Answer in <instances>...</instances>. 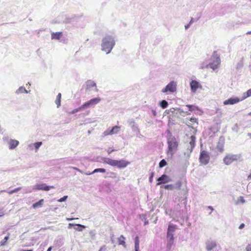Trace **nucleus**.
I'll return each instance as SVG.
<instances>
[{"mask_svg": "<svg viewBox=\"0 0 251 251\" xmlns=\"http://www.w3.org/2000/svg\"><path fill=\"white\" fill-rule=\"evenodd\" d=\"M244 227H245V224L242 223L239 226V228L241 229H243Z\"/></svg>", "mask_w": 251, "mask_h": 251, "instance_id": "55", "label": "nucleus"}, {"mask_svg": "<svg viewBox=\"0 0 251 251\" xmlns=\"http://www.w3.org/2000/svg\"><path fill=\"white\" fill-rule=\"evenodd\" d=\"M247 34H251V31H248L246 33Z\"/></svg>", "mask_w": 251, "mask_h": 251, "instance_id": "63", "label": "nucleus"}, {"mask_svg": "<svg viewBox=\"0 0 251 251\" xmlns=\"http://www.w3.org/2000/svg\"><path fill=\"white\" fill-rule=\"evenodd\" d=\"M174 185L175 186V189H179L182 185V183L181 181H178Z\"/></svg>", "mask_w": 251, "mask_h": 251, "instance_id": "40", "label": "nucleus"}, {"mask_svg": "<svg viewBox=\"0 0 251 251\" xmlns=\"http://www.w3.org/2000/svg\"><path fill=\"white\" fill-rule=\"evenodd\" d=\"M22 188L21 187L16 188L12 190L9 191H6L9 194H12L14 193H16L19 191L20 190H21Z\"/></svg>", "mask_w": 251, "mask_h": 251, "instance_id": "35", "label": "nucleus"}, {"mask_svg": "<svg viewBox=\"0 0 251 251\" xmlns=\"http://www.w3.org/2000/svg\"><path fill=\"white\" fill-rule=\"evenodd\" d=\"M193 22H194V19L193 18H191V20H190V22L189 23V25H191L193 24Z\"/></svg>", "mask_w": 251, "mask_h": 251, "instance_id": "57", "label": "nucleus"}, {"mask_svg": "<svg viewBox=\"0 0 251 251\" xmlns=\"http://www.w3.org/2000/svg\"><path fill=\"white\" fill-rule=\"evenodd\" d=\"M62 35V33L61 32H53L51 33V39L59 40Z\"/></svg>", "mask_w": 251, "mask_h": 251, "instance_id": "20", "label": "nucleus"}, {"mask_svg": "<svg viewBox=\"0 0 251 251\" xmlns=\"http://www.w3.org/2000/svg\"><path fill=\"white\" fill-rule=\"evenodd\" d=\"M67 198H68L67 196H65L61 198V199L58 200L57 201L60 202L65 201H66Z\"/></svg>", "mask_w": 251, "mask_h": 251, "instance_id": "43", "label": "nucleus"}, {"mask_svg": "<svg viewBox=\"0 0 251 251\" xmlns=\"http://www.w3.org/2000/svg\"><path fill=\"white\" fill-rule=\"evenodd\" d=\"M175 186L173 184L166 185H165L164 187V188L165 189L171 190H174L175 189Z\"/></svg>", "mask_w": 251, "mask_h": 251, "instance_id": "37", "label": "nucleus"}, {"mask_svg": "<svg viewBox=\"0 0 251 251\" xmlns=\"http://www.w3.org/2000/svg\"><path fill=\"white\" fill-rule=\"evenodd\" d=\"M200 162L203 165H206L208 163L210 160V155L209 153L204 150L201 151L199 157Z\"/></svg>", "mask_w": 251, "mask_h": 251, "instance_id": "6", "label": "nucleus"}, {"mask_svg": "<svg viewBox=\"0 0 251 251\" xmlns=\"http://www.w3.org/2000/svg\"><path fill=\"white\" fill-rule=\"evenodd\" d=\"M249 190H251L249 192L251 193V182H250L247 186V190L249 191Z\"/></svg>", "mask_w": 251, "mask_h": 251, "instance_id": "49", "label": "nucleus"}, {"mask_svg": "<svg viewBox=\"0 0 251 251\" xmlns=\"http://www.w3.org/2000/svg\"><path fill=\"white\" fill-rule=\"evenodd\" d=\"M167 143L168 144L167 155L170 157H172L174 152L177 150V147L178 146L177 142L175 137L173 136H170L168 138Z\"/></svg>", "mask_w": 251, "mask_h": 251, "instance_id": "3", "label": "nucleus"}, {"mask_svg": "<svg viewBox=\"0 0 251 251\" xmlns=\"http://www.w3.org/2000/svg\"><path fill=\"white\" fill-rule=\"evenodd\" d=\"M15 93L18 95L23 93L27 94L28 93V91L24 87L21 86L16 91Z\"/></svg>", "mask_w": 251, "mask_h": 251, "instance_id": "21", "label": "nucleus"}, {"mask_svg": "<svg viewBox=\"0 0 251 251\" xmlns=\"http://www.w3.org/2000/svg\"><path fill=\"white\" fill-rule=\"evenodd\" d=\"M217 247V244L214 241H208L206 243V249L207 251L213 250Z\"/></svg>", "mask_w": 251, "mask_h": 251, "instance_id": "13", "label": "nucleus"}, {"mask_svg": "<svg viewBox=\"0 0 251 251\" xmlns=\"http://www.w3.org/2000/svg\"><path fill=\"white\" fill-rule=\"evenodd\" d=\"M167 164L166 161L164 159H162L160 161L159 164L160 168H162L166 166Z\"/></svg>", "mask_w": 251, "mask_h": 251, "instance_id": "39", "label": "nucleus"}, {"mask_svg": "<svg viewBox=\"0 0 251 251\" xmlns=\"http://www.w3.org/2000/svg\"><path fill=\"white\" fill-rule=\"evenodd\" d=\"M85 174L86 175H92V174H91V173H90V172H86V173H85Z\"/></svg>", "mask_w": 251, "mask_h": 251, "instance_id": "60", "label": "nucleus"}, {"mask_svg": "<svg viewBox=\"0 0 251 251\" xmlns=\"http://www.w3.org/2000/svg\"><path fill=\"white\" fill-rule=\"evenodd\" d=\"M209 62L207 61H205L201 63L200 65V69H203L209 67Z\"/></svg>", "mask_w": 251, "mask_h": 251, "instance_id": "29", "label": "nucleus"}, {"mask_svg": "<svg viewBox=\"0 0 251 251\" xmlns=\"http://www.w3.org/2000/svg\"><path fill=\"white\" fill-rule=\"evenodd\" d=\"M221 63L220 57L216 54L213 55L210 58L209 62V67L215 70L219 66Z\"/></svg>", "mask_w": 251, "mask_h": 251, "instance_id": "4", "label": "nucleus"}, {"mask_svg": "<svg viewBox=\"0 0 251 251\" xmlns=\"http://www.w3.org/2000/svg\"><path fill=\"white\" fill-rule=\"evenodd\" d=\"M247 135L251 138V133H248Z\"/></svg>", "mask_w": 251, "mask_h": 251, "instance_id": "62", "label": "nucleus"}, {"mask_svg": "<svg viewBox=\"0 0 251 251\" xmlns=\"http://www.w3.org/2000/svg\"><path fill=\"white\" fill-rule=\"evenodd\" d=\"M101 159L103 163L119 169L125 168L130 164V162L125 160H117L107 157H103Z\"/></svg>", "mask_w": 251, "mask_h": 251, "instance_id": "2", "label": "nucleus"}, {"mask_svg": "<svg viewBox=\"0 0 251 251\" xmlns=\"http://www.w3.org/2000/svg\"><path fill=\"white\" fill-rule=\"evenodd\" d=\"M115 45V42L113 37L109 35L106 36L102 40L101 50L108 54L111 52Z\"/></svg>", "mask_w": 251, "mask_h": 251, "instance_id": "1", "label": "nucleus"}, {"mask_svg": "<svg viewBox=\"0 0 251 251\" xmlns=\"http://www.w3.org/2000/svg\"><path fill=\"white\" fill-rule=\"evenodd\" d=\"M167 243L166 248H167V249L168 251H170L174 243V236H167Z\"/></svg>", "mask_w": 251, "mask_h": 251, "instance_id": "15", "label": "nucleus"}, {"mask_svg": "<svg viewBox=\"0 0 251 251\" xmlns=\"http://www.w3.org/2000/svg\"><path fill=\"white\" fill-rule=\"evenodd\" d=\"M114 151V149H111V148H109L107 151V153H108V154H110L112 152Z\"/></svg>", "mask_w": 251, "mask_h": 251, "instance_id": "50", "label": "nucleus"}, {"mask_svg": "<svg viewBox=\"0 0 251 251\" xmlns=\"http://www.w3.org/2000/svg\"><path fill=\"white\" fill-rule=\"evenodd\" d=\"M109 175L108 177H111L112 178H115L117 177V174L114 172H110L108 173Z\"/></svg>", "mask_w": 251, "mask_h": 251, "instance_id": "41", "label": "nucleus"}, {"mask_svg": "<svg viewBox=\"0 0 251 251\" xmlns=\"http://www.w3.org/2000/svg\"><path fill=\"white\" fill-rule=\"evenodd\" d=\"M160 105L163 109H165L168 106V103L166 100H162L160 102Z\"/></svg>", "mask_w": 251, "mask_h": 251, "instance_id": "31", "label": "nucleus"}, {"mask_svg": "<svg viewBox=\"0 0 251 251\" xmlns=\"http://www.w3.org/2000/svg\"><path fill=\"white\" fill-rule=\"evenodd\" d=\"M42 145V142H36L33 144H30L28 145V147L32 149V147L34 146L35 149V151L37 152L39 148Z\"/></svg>", "mask_w": 251, "mask_h": 251, "instance_id": "19", "label": "nucleus"}, {"mask_svg": "<svg viewBox=\"0 0 251 251\" xmlns=\"http://www.w3.org/2000/svg\"><path fill=\"white\" fill-rule=\"evenodd\" d=\"M120 126H114L111 129H110V132L111 135L117 134L120 131Z\"/></svg>", "mask_w": 251, "mask_h": 251, "instance_id": "22", "label": "nucleus"}, {"mask_svg": "<svg viewBox=\"0 0 251 251\" xmlns=\"http://www.w3.org/2000/svg\"><path fill=\"white\" fill-rule=\"evenodd\" d=\"M51 249H52V247H49V248H48V249L47 251H51Z\"/></svg>", "mask_w": 251, "mask_h": 251, "instance_id": "61", "label": "nucleus"}, {"mask_svg": "<svg viewBox=\"0 0 251 251\" xmlns=\"http://www.w3.org/2000/svg\"><path fill=\"white\" fill-rule=\"evenodd\" d=\"M177 229V226L170 223L167 229V236H174V233Z\"/></svg>", "mask_w": 251, "mask_h": 251, "instance_id": "9", "label": "nucleus"}, {"mask_svg": "<svg viewBox=\"0 0 251 251\" xmlns=\"http://www.w3.org/2000/svg\"><path fill=\"white\" fill-rule=\"evenodd\" d=\"M191 90L193 93H196L199 88H201L202 86L197 81L193 80L190 83Z\"/></svg>", "mask_w": 251, "mask_h": 251, "instance_id": "11", "label": "nucleus"}, {"mask_svg": "<svg viewBox=\"0 0 251 251\" xmlns=\"http://www.w3.org/2000/svg\"><path fill=\"white\" fill-rule=\"evenodd\" d=\"M82 110H82V108H81V106H80V107H78L77 108L74 109L71 112H70L69 114H75L76 112L81 111Z\"/></svg>", "mask_w": 251, "mask_h": 251, "instance_id": "34", "label": "nucleus"}, {"mask_svg": "<svg viewBox=\"0 0 251 251\" xmlns=\"http://www.w3.org/2000/svg\"><path fill=\"white\" fill-rule=\"evenodd\" d=\"M4 214V211L3 209H0V217L3 216Z\"/></svg>", "mask_w": 251, "mask_h": 251, "instance_id": "53", "label": "nucleus"}, {"mask_svg": "<svg viewBox=\"0 0 251 251\" xmlns=\"http://www.w3.org/2000/svg\"><path fill=\"white\" fill-rule=\"evenodd\" d=\"M107 135H111L110 132V128H108L107 130L104 131L102 134V137H105Z\"/></svg>", "mask_w": 251, "mask_h": 251, "instance_id": "38", "label": "nucleus"}, {"mask_svg": "<svg viewBox=\"0 0 251 251\" xmlns=\"http://www.w3.org/2000/svg\"><path fill=\"white\" fill-rule=\"evenodd\" d=\"M75 224L70 223V224H69V225H68V228H71L73 226L75 227Z\"/></svg>", "mask_w": 251, "mask_h": 251, "instance_id": "54", "label": "nucleus"}, {"mask_svg": "<svg viewBox=\"0 0 251 251\" xmlns=\"http://www.w3.org/2000/svg\"><path fill=\"white\" fill-rule=\"evenodd\" d=\"M106 249H107V248H106V246H105V245H103V246H102L100 248V250H99V251H106Z\"/></svg>", "mask_w": 251, "mask_h": 251, "instance_id": "44", "label": "nucleus"}, {"mask_svg": "<svg viewBox=\"0 0 251 251\" xmlns=\"http://www.w3.org/2000/svg\"><path fill=\"white\" fill-rule=\"evenodd\" d=\"M249 97H251V88L243 94V97L241 100H242Z\"/></svg>", "mask_w": 251, "mask_h": 251, "instance_id": "25", "label": "nucleus"}, {"mask_svg": "<svg viewBox=\"0 0 251 251\" xmlns=\"http://www.w3.org/2000/svg\"><path fill=\"white\" fill-rule=\"evenodd\" d=\"M176 83L174 81H171L164 89L162 90V93H167L170 92L173 93L176 90Z\"/></svg>", "mask_w": 251, "mask_h": 251, "instance_id": "7", "label": "nucleus"}, {"mask_svg": "<svg viewBox=\"0 0 251 251\" xmlns=\"http://www.w3.org/2000/svg\"><path fill=\"white\" fill-rule=\"evenodd\" d=\"M101 100L100 98L97 97L92 99H91L89 100V102L91 107H94L96 104L99 103Z\"/></svg>", "mask_w": 251, "mask_h": 251, "instance_id": "17", "label": "nucleus"}, {"mask_svg": "<svg viewBox=\"0 0 251 251\" xmlns=\"http://www.w3.org/2000/svg\"><path fill=\"white\" fill-rule=\"evenodd\" d=\"M240 101V100L237 97H233L230 98L226 100H225L223 102L224 105H227V104H234L235 103H238Z\"/></svg>", "mask_w": 251, "mask_h": 251, "instance_id": "12", "label": "nucleus"}, {"mask_svg": "<svg viewBox=\"0 0 251 251\" xmlns=\"http://www.w3.org/2000/svg\"><path fill=\"white\" fill-rule=\"evenodd\" d=\"M134 245H139V240L138 236L135 238Z\"/></svg>", "mask_w": 251, "mask_h": 251, "instance_id": "46", "label": "nucleus"}, {"mask_svg": "<svg viewBox=\"0 0 251 251\" xmlns=\"http://www.w3.org/2000/svg\"><path fill=\"white\" fill-rule=\"evenodd\" d=\"M72 168L74 170H76L77 171L79 172L80 173H83L81 170H80V169H79L77 168L73 167H72Z\"/></svg>", "mask_w": 251, "mask_h": 251, "instance_id": "51", "label": "nucleus"}, {"mask_svg": "<svg viewBox=\"0 0 251 251\" xmlns=\"http://www.w3.org/2000/svg\"><path fill=\"white\" fill-rule=\"evenodd\" d=\"M87 86L88 88L93 87H96V84L93 81L89 80V81H88L87 82Z\"/></svg>", "mask_w": 251, "mask_h": 251, "instance_id": "33", "label": "nucleus"}, {"mask_svg": "<svg viewBox=\"0 0 251 251\" xmlns=\"http://www.w3.org/2000/svg\"><path fill=\"white\" fill-rule=\"evenodd\" d=\"M216 149L220 152L224 151V144L222 143L219 142L217 145Z\"/></svg>", "mask_w": 251, "mask_h": 251, "instance_id": "28", "label": "nucleus"}, {"mask_svg": "<svg viewBox=\"0 0 251 251\" xmlns=\"http://www.w3.org/2000/svg\"><path fill=\"white\" fill-rule=\"evenodd\" d=\"M53 186H47L45 183L36 184L33 186V190L49 191L51 188H54Z\"/></svg>", "mask_w": 251, "mask_h": 251, "instance_id": "8", "label": "nucleus"}, {"mask_svg": "<svg viewBox=\"0 0 251 251\" xmlns=\"http://www.w3.org/2000/svg\"><path fill=\"white\" fill-rule=\"evenodd\" d=\"M153 177V173H152L151 174V176H150V178H149V181H150V182H152Z\"/></svg>", "mask_w": 251, "mask_h": 251, "instance_id": "52", "label": "nucleus"}, {"mask_svg": "<svg viewBox=\"0 0 251 251\" xmlns=\"http://www.w3.org/2000/svg\"><path fill=\"white\" fill-rule=\"evenodd\" d=\"M104 173L106 172V170L103 168H98L95 169L92 172H91V174H95L96 173Z\"/></svg>", "mask_w": 251, "mask_h": 251, "instance_id": "32", "label": "nucleus"}, {"mask_svg": "<svg viewBox=\"0 0 251 251\" xmlns=\"http://www.w3.org/2000/svg\"><path fill=\"white\" fill-rule=\"evenodd\" d=\"M74 219V218H66V220H67V221H69L73 220Z\"/></svg>", "mask_w": 251, "mask_h": 251, "instance_id": "58", "label": "nucleus"}, {"mask_svg": "<svg viewBox=\"0 0 251 251\" xmlns=\"http://www.w3.org/2000/svg\"><path fill=\"white\" fill-rule=\"evenodd\" d=\"M19 144V142L18 141L14 140V139H10L8 141V144L9 145V149L10 150L14 149L18 146Z\"/></svg>", "mask_w": 251, "mask_h": 251, "instance_id": "16", "label": "nucleus"}, {"mask_svg": "<svg viewBox=\"0 0 251 251\" xmlns=\"http://www.w3.org/2000/svg\"><path fill=\"white\" fill-rule=\"evenodd\" d=\"M190 121L192 123H197V119L196 118H191L190 119Z\"/></svg>", "mask_w": 251, "mask_h": 251, "instance_id": "48", "label": "nucleus"}, {"mask_svg": "<svg viewBox=\"0 0 251 251\" xmlns=\"http://www.w3.org/2000/svg\"><path fill=\"white\" fill-rule=\"evenodd\" d=\"M8 239H9V236H7L5 237L4 239L2 241H1L0 245L1 246H4L5 245V243L8 240Z\"/></svg>", "mask_w": 251, "mask_h": 251, "instance_id": "42", "label": "nucleus"}, {"mask_svg": "<svg viewBox=\"0 0 251 251\" xmlns=\"http://www.w3.org/2000/svg\"><path fill=\"white\" fill-rule=\"evenodd\" d=\"M125 237L123 235H121L118 238V242L119 245H122L124 247H126V242H125Z\"/></svg>", "mask_w": 251, "mask_h": 251, "instance_id": "18", "label": "nucleus"}, {"mask_svg": "<svg viewBox=\"0 0 251 251\" xmlns=\"http://www.w3.org/2000/svg\"><path fill=\"white\" fill-rule=\"evenodd\" d=\"M44 202V200L41 199L39 201L35 202L32 205V207L34 208H36L37 207H41L43 205Z\"/></svg>", "mask_w": 251, "mask_h": 251, "instance_id": "27", "label": "nucleus"}, {"mask_svg": "<svg viewBox=\"0 0 251 251\" xmlns=\"http://www.w3.org/2000/svg\"><path fill=\"white\" fill-rule=\"evenodd\" d=\"M61 98V94L58 93L57 96H56V99L55 101V103L57 105V107L58 108L60 106Z\"/></svg>", "mask_w": 251, "mask_h": 251, "instance_id": "24", "label": "nucleus"}, {"mask_svg": "<svg viewBox=\"0 0 251 251\" xmlns=\"http://www.w3.org/2000/svg\"><path fill=\"white\" fill-rule=\"evenodd\" d=\"M238 201H240L241 202H242V203H244L245 202V199H244V198L242 196H240L239 197V199H238Z\"/></svg>", "mask_w": 251, "mask_h": 251, "instance_id": "45", "label": "nucleus"}, {"mask_svg": "<svg viewBox=\"0 0 251 251\" xmlns=\"http://www.w3.org/2000/svg\"><path fill=\"white\" fill-rule=\"evenodd\" d=\"M186 107H188L189 109V110L190 111H194L196 110H199V107L195 105L187 104L186 105Z\"/></svg>", "mask_w": 251, "mask_h": 251, "instance_id": "26", "label": "nucleus"}, {"mask_svg": "<svg viewBox=\"0 0 251 251\" xmlns=\"http://www.w3.org/2000/svg\"><path fill=\"white\" fill-rule=\"evenodd\" d=\"M90 107H91V106H90V103L88 101L85 102L81 105V108H82V110L89 108Z\"/></svg>", "mask_w": 251, "mask_h": 251, "instance_id": "36", "label": "nucleus"}, {"mask_svg": "<svg viewBox=\"0 0 251 251\" xmlns=\"http://www.w3.org/2000/svg\"><path fill=\"white\" fill-rule=\"evenodd\" d=\"M130 125L131 126V128L134 131H138L139 129L137 125L135 124L134 121L130 122Z\"/></svg>", "mask_w": 251, "mask_h": 251, "instance_id": "30", "label": "nucleus"}, {"mask_svg": "<svg viewBox=\"0 0 251 251\" xmlns=\"http://www.w3.org/2000/svg\"><path fill=\"white\" fill-rule=\"evenodd\" d=\"M240 155L239 154H229L226 156L224 159V163L228 165L231 164L233 161L237 160L240 158Z\"/></svg>", "mask_w": 251, "mask_h": 251, "instance_id": "5", "label": "nucleus"}, {"mask_svg": "<svg viewBox=\"0 0 251 251\" xmlns=\"http://www.w3.org/2000/svg\"><path fill=\"white\" fill-rule=\"evenodd\" d=\"M135 251H139V245H134Z\"/></svg>", "mask_w": 251, "mask_h": 251, "instance_id": "47", "label": "nucleus"}, {"mask_svg": "<svg viewBox=\"0 0 251 251\" xmlns=\"http://www.w3.org/2000/svg\"><path fill=\"white\" fill-rule=\"evenodd\" d=\"M196 137L194 135H192L190 138L189 144L190 145V149H189V152L188 153V156H189L190 153L192 151L193 149L195 146Z\"/></svg>", "mask_w": 251, "mask_h": 251, "instance_id": "14", "label": "nucleus"}, {"mask_svg": "<svg viewBox=\"0 0 251 251\" xmlns=\"http://www.w3.org/2000/svg\"><path fill=\"white\" fill-rule=\"evenodd\" d=\"M248 179H251V175H250V176H248Z\"/></svg>", "mask_w": 251, "mask_h": 251, "instance_id": "64", "label": "nucleus"}, {"mask_svg": "<svg viewBox=\"0 0 251 251\" xmlns=\"http://www.w3.org/2000/svg\"><path fill=\"white\" fill-rule=\"evenodd\" d=\"M191 25H189V24L186 25H185V29L187 30L188 28H189L190 27Z\"/></svg>", "mask_w": 251, "mask_h": 251, "instance_id": "56", "label": "nucleus"}, {"mask_svg": "<svg viewBox=\"0 0 251 251\" xmlns=\"http://www.w3.org/2000/svg\"><path fill=\"white\" fill-rule=\"evenodd\" d=\"M86 226L80 225V224H75L74 228L76 230H77L78 231H82L83 229L85 228Z\"/></svg>", "mask_w": 251, "mask_h": 251, "instance_id": "23", "label": "nucleus"}, {"mask_svg": "<svg viewBox=\"0 0 251 251\" xmlns=\"http://www.w3.org/2000/svg\"><path fill=\"white\" fill-rule=\"evenodd\" d=\"M157 181H158L157 185H159L161 184L171 181V179L169 176L166 175H163L160 177L157 178Z\"/></svg>", "mask_w": 251, "mask_h": 251, "instance_id": "10", "label": "nucleus"}, {"mask_svg": "<svg viewBox=\"0 0 251 251\" xmlns=\"http://www.w3.org/2000/svg\"><path fill=\"white\" fill-rule=\"evenodd\" d=\"M208 209L211 210V211H213L214 210V209L213 208V207L211 206H209L208 207Z\"/></svg>", "mask_w": 251, "mask_h": 251, "instance_id": "59", "label": "nucleus"}]
</instances>
